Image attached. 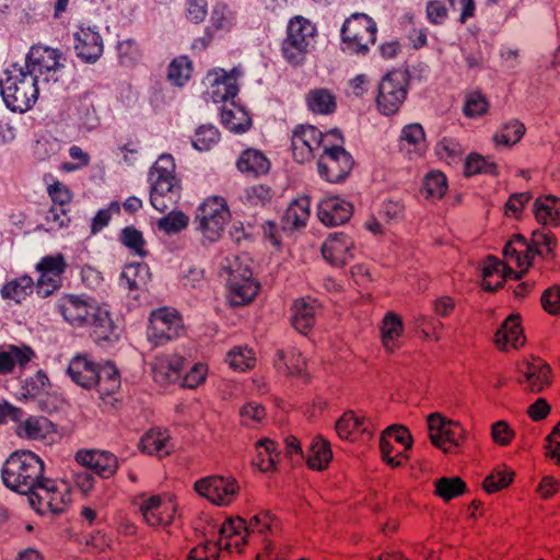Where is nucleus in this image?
Listing matches in <instances>:
<instances>
[{
  "label": "nucleus",
  "mask_w": 560,
  "mask_h": 560,
  "mask_svg": "<svg viewBox=\"0 0 560 560\" xmlns=\"http://www.w3.org/2000/svg\"><path fill=\"white\" fill-rule=\"evenodd\" d=\"M319 305L314 300L301 299L292 306L291 322L293 327L302 334H306L315 323Z\"/></svg>",
  "instance_id": "4c0bfd02"
},
{
  "label": "nucleus",
  "mask_w": 560,
  "mask_h": 560,
  "mask_svg": "<svg viewBox=\"0 0 560 560\" xmlns=\"http://www.w3.org/2000/svg\"><path fill=\"white\" fill-rule=\"evenodd\" d=\"M408 80L402 71L387 73L378 84L376 107L385 116L395 115L407 96Z\"/></svg>",
  "instance_id": "9d476101"
},
{
  "label": "nucleus",
  "mask_w": 560,
  "mask_h": 560,
  "mask_svg": "<svg viewBox=\"0 0 560 560\" xmlns=\"http://www.w3.org/2000/svg\"><path fill=\"white\" fill-rule=\"evenodd\" d=\"M229 300L233 305H245L253 301L259 291V283L253 278H226Z\"/></svg>",
  "instance_id": "72a5a7b5"
},
{
  "label": "nucleus",
  "mask_w": 560,
  "mask_h": 560,
  "mask_svg": "<svg viewBox=\"0 0 560 560\" xmlns=\"http://www.w3.org/2000/svg\"><path fill=\"white\" fill-rule=\"evenodd\" d=\"M436 154L441 160L451 164L457 162L464 153L462 144L452 138H443L435 148Z\"/></svg>",
  "instance_id": "69168bd1"
},
{
  "label": "nucleus",
  "mask_w": 560,
  "mask_h": 560,
  "mask_svg": "<svg viewBox=\"0 0 560 560\" xmlns=\"http://www.w3.org/2000/svg\"><path fill=\"white\" fill-rule=\"evenodd\" d=\"M75 460L102 478L113 477L118 468V458L107 451L81 450L77 452Z\"/></svg>",
  "instance_id": "412c9836"
},
{
  "label": "nucleus",
  "mask_w": 560,
  "mask_h": 560,
  "mask_svg": "<svg viewBox=\"0 0 560 560\" xmlns=\"http://www.w3.org/2000/svg\"><path fill=\"white\" fill-rule=\"evenodd\" d=\"M120 241L135 255L140 257L147 256L148 252L145 249V241L142 236V233L133 226H128L122 230Z\"/></svg>",
  "instance_id": "0e129e2a"
},
{
  "label": "nucleus",
  "mask_w": 560,
  "mask_h": 560,
  "mask_svg": "<svg viewBox=\"0 0 560 560\" xmlns=\"http://www.w3.org/2000/svg\"><path fill=\"white\" fill-rule=\"evenodd\" d=\"M86 327L91 329L94 341L101 346L112 345L119 338V328L115 325L108 306L97 302V311L89 312Z\"/></svg>",
  "instance_id": "6ab92c4d"
},
{
  "label": "nucleus",
  "mask_w": 560,
  "mask_h": 560,
  "mask_svg": "<svg viewBox=\"0 0 560 560\" xmlns=\"http://www.w3.org/2000/svg\"><path fill=\"white\" fill-rule=\"evenodd\" d=\"M140 448L149 455L164 457L174 450V444L166 430L151 429L140 440Z\"/></svg>",
  "instance_id": "e433bc0d"
},
{
  "label": "nucleus",
  "mask_w": 560,
  "mask_h": 560,
  "mask_svg": "<svg viewBox=\"0 0 560 560\" xmlns=\"http://www.w3.org/2000/svg\"><path fill=\"white\" fill-rule=\"evenodd\" d=\"M310 208L311 201L306 196L292 201L283 217L284 225L291 229L305 226L311 215Z\"/></svg>",
  "instance_id": "37998d69"
},
{
  "label": "nucleus",
  "mask_w": 560,
  "mask_h": 560,
  "mask_svg": "<svg viewBox=\"0 0 560 560\" xmlns=\"http://www.w3.org/2000/svg\"><path fill=\"white\" fill-rule=\"evenodd\" d=\"M243 72L240 68H233L230 72L218 68L208 72L206 77V95L213 103L226 102L237 95V80Z\"/></svg>",
  "instance_id": "dca6fc26"
},
{
  "label": "nucleus",
  "mask_w": 560,
  "mask_h": 560,
  "mask_svg": "<svg viewBox=\"0 0 560 560\" xmlns=\"http://www.w3.org/2000/svg\"><path fill=\"white\" fill-rule=\"evenodd\" d=\"M151 278L150 269L144 264L127 265L121 272V285L129 291L140 290L147 285Z\"/></svg>",
  "instance_id": "49530a36"
},
{
  "label": "nucleus",
  "mask_w": 560,
  "mask_h": 560,
  "mask_svg": "<svg viewBox=\"0 0 560 560\" xmlns=\"http://www.w3.org/2000/svg\"><path fill=\"white\" fill-rule=\"evenodd\" d=\"M520 372L523 375L520 383L527 392L540 393L549 384L550 369L538 358L524 362L520 366Z\"/></svg>",
  "instance_id": "393cba45"
},
{
  "label": "nucleus",
  "mask_w": 560,
  "mask_h": 560,
  "mask_svg": "<svg viewBox=\"0 0 560 560\" xmlns=\"http://www.w3.org/2000/svg\"><path fill=\"white\" fill-rule=\"evenodd\" d=\"M148 339L155 347L178 338L184 331L179 314L170 307H161L150 315Z\"/></svg>",
  "instance_id": "ddd939ff"
},
{
  "label": "nucleus",
  "mask_w": 560,
  "mask_h": 560,
  "mask_svg": "<svg viewBox=\"0 0 560 560\" xmlns=\"http://www.w3.org/2000/svg\"><path fill=\"white\" fill-rule=\"evenodd\" d=\"M221 276L226 278H244L253 273L247 256L230 254L220 261Z\"/></svg>",
  "instance_id": "09e8293b"
},
{
  "label": "nucleus",
  "mask_w": 560,
  "mask_h": 560,
  "mask_svg": "<svg viewBox=\"0 0 560 560\" xmlns=\"http://www.w3.org/2000/svg\"><path fill=\"white\" fill-rule=\"evenodd\" d=\"M184 358L177 353H163L155 358L152 365L153 378L161 385L179 380Z\"/></svg>",
  "instance_id": "a878e982"
},
{
  "label": "nucleus",
  "mask_w": 560,
  "mask_h": 560,
  "mask_svg": "<svg viewBox=\"0 0 560 560\" xmlns=\"http://www.w3.org/2000/svg\"><path fill=\"white\" fill-rule=\"evenodd\" d=\"M352 214V205L347 200L331 196L318 203L317 217L328 226L346 223Z\"/></svg>",
  "instance_id": "b1692460"
},
{
  "label": "nucleus",
  "mask_w": 560,
  "mask_h": 560,
  "mask_svg": "<svg viewBox=\"0 0 560 560\" xmlns=\"http://www.w3.org/2000/svg\"><path fill=\"white\" fill-rule=\"evenodd\" d=\"M322 255L334 266H343L354 257V243L343 233L330 234L322 245Z\"/></svg>",
  "instance_id": "4be33fe9"
},
{
  "label": "nucleus",
  "mask_w": 560,
  "mask_h": 560,
  "mask_svg": "<svg viewBox=\"0 0 560 560\" xmlns=\"http://www.w3.org/2000/svg\"><path fill=\"white\" fill-rule=\"evenodd\" d=\"M343 140H331L325 143L323 153L318 159L319 175L330 183L342 180L353 166L351 155L342 147Z\"/></svg>",
  "instance_id": "1a4fd4ad"
},
{
  "label": "nucleus",
  "mask_w": 560,
  "mask_h": 560,
  "mask_svg": "<svg viewBox=\"0 0 560 560\" xmlns=\"http://www.w3.org/2000/svg\"><path fill=\"white\" fill-rule=\"evenodd\" d=\"M34 357V351L26 346L0 347V376L13 374L16 369L23 370Z\"/></svg>",
  "instance_id": "bb28decb"
},
{
  "label": "nucleus",
  "mask_w": 560,
  "mask_h": 560,
  "mask_svg": "<svg viewBox=\"0 0 560 560\" xmlns=\"http://www.w3.org/2000/svg\"><path fill=\"white\" fill-rule=\"evenodd\" d=\"M490 104L487 96L480 91H470L464 97L463 113L468 118L486 115Z\"/></svg>",
  "instance_id": "4d7b16f0"
},
{
  "label": "nucleus",
  "mask_w": 560,
  "mask_h": 560,
  "mask_svg": "<svg viewBox=\"0 0 560 560\" xmlns=\"http://www.w3.org/2000/svg\"><path fill=\"white\" fill-rule=\"evenodd\" d=\"M429 436L433 445L444 453H452L464 439V429L458 422L446 419L441 413L428 417Z\"/></svg>",
  "instance_id": "2eb2a0df"
},
{
  "label": "nucleus",
  "mask_w": 560,
  "mask_h": 560,
  "mask_svg": "<svg viewBox=\"0 0 560 560\" xmlns=\"http://www.w3.org/2000/svg\"><path fill=\"white\" fill-rule=\"evenodd\" d=\"M494 342L502 350H506L509 347L517 349L525 343L518 316L512 315L504 320L494 336Z\"/></svg>",
  "instance_id": "c9c22d12"
},
{
  "label": "nucleus",
  "mask_w": 560,
  "mask_h": 560,
  "mask_svg": "<svg viewBox=\"0 0 560 560\" xmlns=\"http://www.w3.org/2000/svg\"><path fill=\"white\" fill-rule=\"evenodd\" d=\"M505 265L512 267L514 265L521 268L522 275L526 268L529 267L532 259L535 256L533 246L527 244L526 240L521 235H515L509 243L505 244L503 249Z\"/></svg>",
  "instance_id": "c756f323"
},
{
  "label": "nucleus",
  "mask_w": 560,
  "mask_h": 560,
  "mask_svg": "<svg viewBox=\"0 0 560 560\" xmlns=\"http://www.w3.org/2000/svg\"><path fill=\"white\" fill-rule=\"evenodd\" d=\"M372 421L363 416H358L353 411L345 412L336 423V432L343 440H355L358 435L373 434Z\"/></svg>",
  "instance_id": "cd10ccee"
},
{
  "label": "nucleus",
  "mask_w": 560,
  "mask_h": 560,
  "mask_svg": "<svg viewBox=\"0 0 560 560\" xmlns=\"http://www.w3.org/2000/svg\"><path fill=\"white\" fill-rule=\"evenodd\" d=\"M331 458L332 453L329 447V443L322 438L314 439L307 455L308 467L316 470H323L328 466Z\"/></svg>",
  "instance_id": "3c124183"
},
{
  "label": "nucleus",
  "mask_w": 560,
  "mask_h": 560,
  "mask_svg": "<svg viewBox=\"0 0 560 560\" xmlns=\"http://www.w3.org/2000/svg\"><path fill=\"white\" fill-rule=\"evenodd\" d=\"M275 364L278 371L282 373L299 375L304 371L306 361L296 348L291 347L278 351Z\"/></svg>",
  "instance_id": "c03bdc74"
},
{
  "label": "nucleus",
  "mask_w": 560,
  "mask_h": 560,
  "mask_svg": "<svg viewBox=\"0 0 560 560\" xmlns=\"http://www.w3.org/2000/svg\"><path fill=\"white\" fill-rule=\"evenodd\" d=\"M211 27L218 32H230L236 24V12L224 2H217L210 18Z\"/></svg>",
  "instance_id": "603ef678"
},
{
  "label": "nucleus",
  "mask_w": 560,
  "mask_h": 560,
  "mask_svg": "<svg viewBox=\"0 0 560 560\" xmlns=\"http://www.w3.org/2000/svg\"><path fill=\"white\" fill-rule=\"evenodd\" d=\"M314 34L315 26L308 20L302 16L292 19L282 44L284 58L293 65L302 62L312 46Z\"/></svg>",
  "instance_id": "6e6552de"
},
{
  "label": "nucleus",
  "mask_w": 560,
  "mask_h": 560,
  "mask_svg": "<svg viewBox=\"0 0 560 560\" xmlns=\"http://www.w3.org/2000/svg\"><path fill=\"white\" fill-rule=\"evenodd\" d=\"M466 490L465 482L459 477H443L435 481V493L444 501H450Z\"/></svg>",
  "instance_id": "052dcab7"
},
{
  "label": "nucleus",
  "mask_w": 560,
  "mask_h": 560,
  "mask_svg": "<svg viewBox=\"0 0 560 560\" xmlns=\"http://www.w3.org/2000/svg\"><path fill=\"white\" fill-rule=\"evenodd\" d=\"M272 189L264 184H256L246 187L241 196V200L248 207H264L272 198Z\"/></svg>",
  "instance_id": "13d9d810"
},
{
  "label": "nucleus",
  "mask_w": 560,
  "mask_h": 560,
  "mask_svg": "<svg viewBox=\"0 0 560 560\" xmlns=\"http://www.w3.org/2000/svg\"><path fill=\"white\" fill-rule=\"evenodd\" d=\"M77 56L88 63H93L104 50L103 38L96 26L82 24L73 34Z\"/></svg>",
  "instance_id": "aec40b11"
},
{
  "label": "nucleus",
  "mask_w": 560,
  "mask_h": 560,
  "mask_svg": "<svg viewBox=\"0 0 560 560\" xmlns=\"http://www.w3.org/2000/svg\"><path fill=\"white\" fill-rule=\"evenodd\" d=\"M376 23L366 14L351 15L341 28L343 50L351 54H365L374 44Z\"/></svg>",
  "instance_id": "0eeeda50"
},
{
  "label": "nucleus",
  "mask_w": 560,
  "mask_h": 560,
  "mask_svg": "<svg viewBox=\"0 0 560 560\" xmlns=\"http://www.w3.org/2000/svg\"><path fill=\"white\" fill-rule=\"evenodd\" d=\"M195 491L214 505L228 506L232 504L240 492V486L231 476L213 475L197 480Z\"/></svg>",
  "instance_id": "9b49d317"
},
{
  "label": "nucleus",
  "mask_w": 560,
  "mask_h": 560,
  "mask_svg": "<svg viewBox=\"0 0 560 560\" xmlns=\"http://www.w3.org/2000/svg\"><path fill=\"white\" fill-rule=\"evenodd\" d=\"M305 101L311 112L320 115L331 114L337 106L336 95L325 88L310 90Z\"/></svg>",
  "instance_id": "a19ab883"
},
{
  "label": "nucleus",
  "mask_w": 560,
  "mask_h": 560,
  "mask_svg": "<svg viewBox=\"0 0 560 560\" xmlns=\"http://www.w3.org/2000/svg\"><path fill=\"white\" fill-rule=\"evenodd\" d=\"M150 201L153 208L160 212L173 209L180 199V183H150Z\"/></svg>",
  "instance_id": "2f4dec72"
},
{
  "label": "nucleus",
  "mask_w": 560,
  "mask_h": 560,
  "mask_svg": "<svg viewBox=\"0 0 560 560\" xmlns=\"http://www.w3.org/2000/svg\"><path fill=\"white\" fill-rule=\"evenodd\" d=\"M7 419L15 422L14 433L22 440L51 444L58 438L56 425L46 417H24L22 409L4 402L0 405V424Z\"/></svg>",
  "instance_id": "7ed1b4c3"
},
{
  "label": "nucleus",
  "mask_w": 560,
  "mask_h": 560,
  "mask_svg": "<svg viewBox=\"0 0 560 560\" xmlns=\"http://www.w3.org/2000/svg\"><path fill=\"white\" fill-rule=\"evenodd\" d=\"M62 318L74 328L86 327L89 312L97 311V301L88 295L65 294L57 304Z\"/></svg>",
  "instance_id": "f3484780"
},
{
  "label": "nucleus",
  "mask_w": 560,
  "mask_h": 560,
  "mask_svg": "<svg viewBox=\"0 0 560 560\" xmlns=\"http://www.w3.org/2000/svg\"><path fill=\"white\" fill-rule=\"evenodd\" d=\"M44 463L31 451L12 453L2 468L3 483L11 490L30 495L44 479Z\"/></svg>",
  "instance_id": "f257e3e1"
},
{
  "label": "nucleus",
  "mask_w": 560,
  "mask_h": 560,
  "mask_svg": "<svg viewBox=\"0 0 560 560\" xmlns=\"http://www.w3.org/2000/svg\"><path fill=\"white\" fill-rule=\"evenodd\" d=\"M175 162L172 155L162 154L153 164L149 175L150 183H180L175 175Z\"/></svg>",
  "instance_id": "8fccbe9b"
},
{
  "label": "nucleus",
  "mask_w": 560,
  "mask_h": 560,
  "mask_svg": "<svg viewBox=\"0 0 560 560\" xmlns=\"http://www.w3.org/2000/svg\"><path fill=\"white\" fill-rule=\"evenodd\" d=\"M446 190L447 180L442 172L432 171L424 176L422 191L427 198L441 199Z\"/></svg>",
  "instance_id": "bf43d9fd"
},
{
  "label": "nucleus",
  "mask_w": 560,
  "mask_h": 560,
  "mask_svg": "<svg viewBox=\"0 0 560 560\" xmlns=\"http://www.w3.org/2000/svg\"><path fill=\"white\" fill-rule=\"evenodd\" d=\"M68 264L66 257L57 253L40 258L35 269L39 273L36 281V293L40 298H48L59 290L62 285V278Z\"/></svg>",
  "instance_id": "4468645a"
},
{
  "label": "nucleus",
  "mask_w": 560,
  "mask_h": 560,
  "mask_svg": "<svg viewBox=\"0 0 560 560\" xmlns=\"http://www.w3.org/2000/svg\"><path fill=\"white\" fill-rule=\"evenodd\" d=\"M402 334L404 323L401 317L394 312L386 313L380 325L381 342L386 352L393 353L400 348Z\"/></svg>",
  "instance_id": "473e14b6"
},
{
  "label": "nucleus",
  "mask_w": 560,
  "mask_h": 560,
  "mask_svg": "<svg viewBox=\"0 0 560 560\" xmlns=\"http://www.w3.org/2000/svg\"><path fill=\"white\" fill-rule=\"evenodd\" d=\"M256 466L264 472L273 470L279 457V453L276 451L275 442L269 439L259 440L256 443Z\"/></svg>",
  "instance_id": "864d4df0"
},
{
  "label": "nucleus",
  "mask_w": 560,
  "mask_h": 560,
  "mask_svg": "<svg viewBox=\"0 0 560 560\" xmlns=\"http://www.w3.org/2000/svg\"><path fill=\"white\" fill-rule=\"evenodd\" d=\"M497 165L495 163L488 161L480 154L471 153L467 156L465 163V174L466 176H472L479 173L486 174H495Z\"/></svg>",
  "instance_id": "338daca9"
},
{
  "label": "nucleus",
  "mask_w": 560,
  "mask_h": 560,
  "mask_svg": "<svg viewBox=\"0 0 560 560\" xmlns=\"http://www.w3.org/2000/svg\"><path fill=\"white\" fill-rule=\"evenodd\" d=\"M3 74L0 89L7 107L19 113L31 109L39 94L37 79L18 65H12Z\"/></svg>",
  "instance_id": "f03ea898"
},
{
  "label": "nucleus",
  "mask_w": 560,
  "mask_h": 560,
  "mask_svg": "<svg viewBox=\"0 0 560 560\" xmlns=\"http://www.w3.org/2000/svg\"><path fill=\"white\" fill-rule=\"evenodd\" d=\"M102 395H110L120 386L118 371L112 363L98 366L97 382L95 385Z\"/></svg>",
  "instance_id": "5fc2aeb1"
},
{
  "label": "nucleus",
  "mask_w": 560,
  "mask_h": 560,
  "mask_svg": "<svg viewBox=\"0 0 560 560\" xmlns=\"http://www.w3.org/2000/svg\"><path fill=\"white\" fill-rule=\"evenodd\" d=\"M28 502L39 514H61L71 502L70 486L63 480L43 479L28 495Z\"/></svg>",
  "instance_id": "20e7f679"
},
{
  "label": "nucleus",
  "mask_w": 560,
  "mask_h": 560,
  "mask_svg": "<svg viewBox=\"0 0 560 560\" xmlns=\"http://www.w3.org/2000/svg\"><path fill=\"white\" fill-rule=\"evenodd\" d=\"M525 133V126L520 120H511L503 125L494 135L495 145L510 147L516 144Z\"/></svg>",
  "instance_id": "6e6d98bb"
},
{
  "label": "nucleus",
  "mask_w": 560,
  "mask_h": 560,
  "mask_svg": "<svg viewBox=\"0 0 560 560\" xmlns=\"http://www.w3.org/2000/svg\"><path fill=\"white\" fill-rule=\"evenodd\" d=\"M34 290H36V282H34L33 278L27 275H22L8 280L3 284L1 289V296L4 300H12L15 303H21L30 296Z\"/></svg>",
  "instance_id": "58836bf2"
},
{
  "label": "nucleus",
  "mask_w": 560,
  "mask_h": 560,
  "mask_svg": "<svg viewBox=\"0 0 560 560\" xmlns=\"http://www.w3.org/2000/svg\"><path fill=\"white\" fill-rule=\"evenodd\" d=\"M514 276L520 278L521 275L514 272L512 267L499 261L497 258L488 257L482 268V287L485 290L494 291L499 289L504 279Z\"/></svg>",
  "instance_id": "f704fd0d"
},
{
  "label": "nucleus",
  "mask_w": 560,
  "mask_h": 560,
  "mask_svg": "<svg viewBox=\"0 0 560 560\" xmlns=\"http://www.w3.org/2000/svg\"><path fill=\"white\" fill-rule=\"evenodd\" d=\"M225 362L235 372H246L256 364V353L247 346H235L225 355Z\"/></svg>",
  "instance_id": "de8ad7c7"
},
{
  "label": "nucleus",
  "mask_w": 560,
  "mask_h": 560,
  "mask_svg": "<svg viewBox=\"0 0 560 560\" xmlns=\"http://www.w3.org/2000/svg\"><path fill=\"white\" fill-rule=\"evenodd\" d=\"M139 511L150 526H167L176 514V503L171 498L161 495H151L149 498L141 497L136 501Z\"/></svg>",
  "instance_id": "a211bd4d"
},
{
  "label": "nucleus",
  "mask_w": 560,
  "mask_h": 560,
  "mask_svg": "<svg viewBox=\"0 0 560 560\" xmlns=\"http://www.w3.org/2000/svg\"><path fill=\"white\" fill-rule=\"evenodd\" d=\"M230 217L226 200L220 196H212L197 208L195 223L206 240L214 242L221 237Z\"/></svg>",
  "instance_id": "39448f33"
},
{
  "label": "nucleus",
  "mask_w": 560,
  "mask_h": 560,
  "mask_svg": "<svg viewBox=\"0 0 560 560\" xmlns=\"http://www.w3.org/2000/svg\"><path fill=\"white\" fill-rule=\"evenodd\" d=\"M50 382L46 373L42 370L37 371L32 377L26 378L23 385L24 396L36 397L43 393H47Z\"/></svg>",
  "instance_id": "774afa93"
},
{
  "label": "nucleus",
  "mask_w": 560,
  "mask_h": 560,
  "mask_svg": "<svg viewBox=\"0 0 560 560\" xmlns=\"http://www.w3.org/2000/svg\"><path fill=\"white\" fill-rule=\"evenodd\" d=\"M342 141V136L339 130H331L323 135L314 126H300L294 129L292 135V151L295 160L300 163L308 161L315 150L329 143L331 140Z\"/></svg>",
  "instance_id": "f8f14e48"
},
{
  "label": "nucleus",
  "mask_w": 560,
  "mask_h": 560,
  "mask_svg": "<svg viewBox=\"0 0 560 560\" xmlns=\"http://www.w3.org/2000/svg\"><path fill=\"white\" fill-rule=\"evenodd\" d=\"M98 365L86 354H77L68 365L71 380L84 388H91L97 382Z\"/></svg>",
  "instance_id": "c85d7f7f"
},
{
  "label": "nucleus",
  "mask_w": 560,
  "mask_h": 560,
  "mask_svg": "<svg viewBox=\"0 0 560 560\" xmlns=\"http://www.w3.org/2000/svg\"><path fill=\"white\" fill-rule=\"evenodd\" d=\"M425 149V133L422 126L417 122L405 126L399 136V150L413 160L422 156Z\"/></svg>",
  "instance_id": "7c9ffc66"
},
{
  "label": "nucleus",
  "mask_w": 560,
  "mask_h": 560,
  "mask_svg": "<svg viewBox=\"0 0 560 560\" xmlns=\"http://www.w3.org/2000/svg\"><path fill=\"white\" fill-rule=\"evenodd\" d=\"M220 141V132L212 125L200 126L195 133L192 145L199 151H208Z\"/></svg>",
  "instance_id": "680f3d73"
},
{
  "label": "nucleus",
  "mask_w": 560,
  "mask_h": 560,
  "mask_svg": "<svg viewBox=\"0 0 560 560\" xmlns=\"http://www.w3.org/2000/svg\"><path fill=\"white\" fill-rule=\"evenodd\" d=\"M63 68L62 54L58 49L34 46L26 56L25 70L37 79L38 83L58 82Z\"/></svg>",
  "instance_id": "423d86ee"
},
{
  "label": "nucleus",
  "mask_w": 560,
  "mask_h": 560,
  "mask_svg": "<svg viewBox=\"0 0 560 560\" xmlns=\"http://www.w3.org/2000/svg\"><path fill=\"white\" fill-rule=\"evenodd\" d=\"M248 528L245 521L237 518H229L223 522L219 528V539L214 544L220 550L228 552H241L246 544Z\"/></svg>",
  "instance_id": "5701e85b"
},
{
  "label": "nucleus",
  "mask_w": 560,
  "mask_h": 560,
  "mask_svg": "<svg viewBox=\"0 0 560 560\" xmlns=\"http://www.w3.org/2000/svg\"><path fill=\"white\" fill-rule=\"evenodd\" d=\"M221 119L223 125L233 132H244L252 125L248 113L234 103L222 109Z\"/></svg>",
  "instance_id": "a18cd8bd"
},
{
  "label": "nucleus",
  "mask_w": 560,
  "mask_h": 560,
  "mask_svg": "<svg viewBox=\"0 0 560 560\" xmlns=\"http://www.w3.org/2000/svg\"><path fill=\"white\" fill-rule=\"evenodd\" d=\"M237 168L242 173L259 176L266 174L270 168L268 159L258 150H245L237 160Z\"/></svg>",
  "instance_id": "79ce46f5"
},
{
  "label": "nucleus",
  "mask_w": 560,
  "mask_h": 560,
  "mask_svg": "<svg viewBox=\"0 0 560 560\" xmlns=\"http://www.w3.org/2000/svg\"><path fill=\"white\" fill-rule=\"evenodd\" d=\"M534 214L541 224L560 225V199L555 196H544L536 199Z\"/></svg>",
  "instance_id": "ea45409f"
},
{
  "label": "nucleus",
  "mask_w": 560,
  "mask_h": 560,
  "mask_svg": "<svg viewBox=\"0 0 560 560\" xmlns=\"http://www.w3.org/2000/svg\"><path fill=\"white\" fill-rule=\"evenodd\" d=\"M191 70V61L187 57H178L168 67V79L180 86L190 78Z\"/></svg>",
  "instance_id": "e2e57ef3"
}]
</instances>
